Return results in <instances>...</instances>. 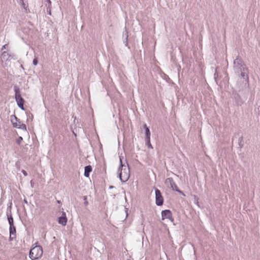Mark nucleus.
Listing matches in <instances>:
<instances>
[{
  "label": "nucleus",
  "mask_w": 260,
  "mask_h": 260,
  "mask_svg": "<svg viewBox=\"0 0 260 260\" xmlns=\"http://www.w3.org/2000/svg\"><path fill=\"white\" fill-rule=\"evenodd\" d=\"M234 69L236 73L240 74V76L244 79H248L247 69L242 60L239 57L234 61Z\"/></svg>",
  "instance_id": "obj_1"
},
{
  "label": "nucleus",
  "mask_w": 260,
  "mask_h": 260,
  "mask_svg": "<svg viewBox=\"0 0 260 260\" xmlns=\"http://www.w3.org/2000/svg\"><path fill=\"white\" fill-rule=\"evenodd\" d=\"M120 165L118 170V176L121 182H126L130 176V171L128 164H123L120 157Z\"/></svg>",
  "instance_id": "obj_2"
},
{
  "label": "nucleus",
  "mask_w": 260,
  "mask_h": 260,
  "mask_svg": "<svg viewBox=\"0 0 260 260\" xmlns=\"http://www.w3.org/2000/svg\"><path fill=\"white\" fill-rule=\"evenodd\" d=\"M43 254V249L41 246H36L32 248L29 252V257L31 260L40 258Z\"/></svg>",
  "instance_id": "obj_3"
},
{
  "label": "nucleus",
  "mask_w": 260,
  "mask_h": 260,
  "mask_svg": "<svg viewBox=\"0 0 260 260\" xmlns=\"http://www.w3.org/2000/svg\"><path fill=\"white\" fill-rule=\"evenodd\" d=\"M165 184L167 186L173 190L176 191L179 193H182V191L178 189V187L172 178H167L165 180Z\"/></svg>",
  "instance_id": "obj_4"
},
{
  "label": "nucleus",
  "mask_w": 260,
  "mask_h": 260,
  "mask_svg": "<svg viewBox=\"0 0 260 260\" xmlns=\"http://www.w3.org/2000/svg\"><path fill=\"white\" fill-rule=\"evenodd\" d=\"M155 203L157 206H161L164 203V198L161 195L160 191L158 189H155Z\"/></svg>",
  "instance_id": "obj_5"
},
{
  "label": "nucleus",
  "mask_w": 260,
  "mask_h": 260,
  "mask_svg": "<svg viewBox=\"0 0 260 260\" xmlns=\"http://www.w3.org/2000/svg\"><path fill=\"white\" fill-rule=\"evenodd\" d=\"M14 118L16 120V122L14 121L13 119H12V118L11 119V122L13 123V126L26 131V126L25 124H24L21 123L20 121H18L17 118L15 116H14Z\"/></svg>",
  "instance_id": "obj_6"
},
{
  "label": "nucleus",
  "mask_w": 260,
  "mask_h": 260,
  "mask_svg": "<svg viewBox=\"0 0 260 260\" xmlns=\"http://www.w3.org/2000/svg\"><path fill=\"white\" fill-rule=\"evenodd\" d=\"M14 88L15 93V99L17 105H18V104H24V101L21 97L19 89L16 86H15Z\"/></svg>",
  "instance_id": "obj_7"
},
{
  "label": "nucleus",
  "mask_w": 260,
  "mask_h": 260,
  "mask_svg": "<svg viewBox=\"0 0 260 260\" xmlns=\"http://www.w3.org/2000/svg\"><path fill=\"white\" fill-rule=\"evenodd\" d=\"M161 218L162 220L165 219H169L172 222L174 221V219L172 217V214L170 210H165L161 212Z\"/></svg>",
  "instance_id": "obj_8"
},
{
  "label": "nucleus",
  "mask_w": 260,
  "mask_h": 260,
  "mask_svg": "<svg viewBox=\"0 0 260 260\" xmlns=\"http://www.w3.org/2000/svg\"><path fill=\"white\" fill-rule=\"evenodd\" d=\"M10 232V240L12 241L16 238V228L14 225L10 226L9 227Z\"/></svg>",
  "instance_id": "obj_9"
},
{
  "label": "nucleus",
  "mask_w": 260,
  "mask_h": 260,
  "mask_svg": "<svg viewBox=\"0 0 260 260\" xmlns=\"http://www.w3.org/2000/svg\"><path fill=\"white\" fill-rule=\"evenodd\" d=\"M12 58L11 55L6 51H4L1 55V59L2 61H7Z\"/></svg>",
  "instance_id": "obj_10"
},
{
  "label": "nucleus",
  "mask_w": 260,
  "mask_h": 260,
  "mask_svg": "<svg viewBox=\"0 0 260 260\" xmlns=\"http://www.w3.org/2000/svg\"><path fill=\"white\" fill-rule=\"evenodd\" d=\"M92 168L90 166H86L84 168V176L86 177H88L89 173L91 171Z\"/></svg>",
  "instance_id": "obj_11"
},
{
  "label": "nucleus",
  "mask_w": 260,
  "mask_h": 260,
  "mask_svg": "<svg viewBox=\"0 0 260 260\" xmlns=\"http://www.w3.org/2000/svg\"><path fill=\"white\" fill-rule=\"evenodd\" d=\"M67 219L66 216H61L58 218L59 223L62 225H65L67 224Z\"/></svg>",
  "instance_id": "obj_12"
},
{
  "label": "nucleus",
  "mask_w": 260,
  "mask_h": 260,
  "mask_svg": "<svg viewBox=\"0 0 260 260\" xmlns=\"http://www.w3.org/2000/svg\"><path fill=\"white\" fill-rule=\"evenodd\" d=\"M7 216H8V220L9 222V224L10 226H12V225H14V221H13V218L12 217V216L11 214L10 213V215L7 213Z\"/></svg>",
  "instance_id": "obj_13"
},
{
  "label": "nucleus",
  "mask_w": 260,
  "mask_h": 260,
  "mask_svg": "<svg viewBox=\"0 0 260 260\" xmlns=\"http://www.w3.org/2000/svg\"><path fill=\"white\" fill-rule=\"evenodd\" d=\"M144 127L145 128L146 139L149 140V138H150V132L149 131V128L146 126V125H145Z\"/></svg>",
  "instance_id": "obj_14"
},
{
  "label": "nucleus",
  "mask_w": 260,
  "mask_h": 260,
  "mask_svg": "<svg viewBox=\"0 0 260 260\" xmlns=\"http://www.w3.org/2000/svg\"><path fill=\"white\" fill-rule=\"evenodd\" d=\"M146 145L148 148L152 149L153 147L150 143V138H149V140L147 139H145Z\"/></svg>",
  "instance_id": "obj_15"
},
{
  "label": "nucleus",
  "mask_w": 260,
  "mask_h": 260,
  "mask_svg": "<svg viewBox=\"0 0 260 260\" xmlns=\"http://www.w3.org/2000/svg\"><path fill=\"white\" fill-rule=\"evenodd\" d=\"M239 145L240 146V147H243V144L242 143V141H243V139H242V137H240L239 139Z\"/></svg>",
  "instance_id": "obj_16"
},
{
  "label": "nucleus",
  "mask_w": 260,
  "mask_h": 260,
  "mask_svg": "<svg viewBox=\"0 0 260 260\" xmlns=\"http://www.w3.org/2000/svg\"><path fill=\"white\" fill-rule=\"evenodd\" d=\"M123 37H125V39L127 40L128 38V35H127V31L126 30H125V32L123 33Z\"/></svg>",
  "instance_id": "obj_17"
},
{
  "label": "nucleus",
  "mask_w": 260,
  "mask_h": 260,
  "mask_svg": "<svg viewBox=\"0 0 260 260\" xmlns=\"http://www.w3.org/2000/svg\"><path fill=\"white\" fill-rule=\"evenodd\" d=\"M22 140H23L22 138L21 137H19L17 140V143L19 144L21 142Z\"/></svg>",
  "instance_id": "obj_18"
},
{
  "label": "nucleus",
  "mask_w": 260,
  "mask_h": 260,
  "mask_svg": "<svg viewBox=\"0 0 260 260\" xmlns=\"http://www.w3.org/2000/svg\"><path fill=\"white\" fill-rule=\"evenodd\" d=\"M37 64H38V60H37V59L36 58H35L33 60V64L34 66H37Z\"/></svg>",
  "instance_id": "obj_19"
},
{
  "label": "nucleus",
  "mask_w": 260,
  "mask_h": 260,
  "mask_svg": "<svg viewBox=\"0 0 260 260\" xmlns=\"http://www.w3.org/2000/svg\"><path fill=\"white\" fill-rule=\"evenodd\" d=\"M24 104H18V107L22 110H24V106H23Z\"/></svg>",
  "instance_id": "obj_20"
},
{
  "label": "nucleus",
  "mask_w": 260,
  "mask_h": 260,
  "mask_svg": "<svg viewBox=\"0 0 260 260\" xmlns=\"http://www.w3.org/2000/svg\"><path fill=\"white\" fill-rule=\"evenodd\" d=\"M22 172L25 176H26L27 175V174L25 171L22 170Z\"/></svg>",
  "instance_id": "obj_21"
},
{
  "label": "nucleus",
  "mask_w": 260,
  "mask_h": 260,
  "mask_svg": "<svg viewBox=\"0 0 260 260\" xmlns=\"http://www.w3.org/2000/svg\"><path fill=\"white\" fill-rule=\"evenodd\" d=\"M7 44H5L4 45L3 47H2V50H4V49H5L7 48Z\"/></svg>",
  "instance_id": "obj_22"
},
{
  "label": "nucleus",
  "mask_w": 260,
  "mask_h": 260,
  "mask_svg": "<svg viewBox=\"0 0 260 260\" xmlns=\"http://www.w3.org/2000/svg\"><path fill=\"white\" fill-rule=\"evenodd\" d=\"M125 44V45L127 46V42H124Z\"/></svg>",
  "instance_id": "obj_23"
},
{
  "label": "nucleus",
  "mask_w": 260,
  "mask_h": 260,
  "mask_svg": "<svg viewBox=\"0 0 260 260\" xmlns=\"http://www.w3.org/2000/svg\"><path fill=\"white\" fill-rule=\"evenodd\" d=\"M85 204L86 205V204H88V203L86 202L85 203Z\"/></svg>",
  "instance_id": "obj_24"
}]
</instances>
